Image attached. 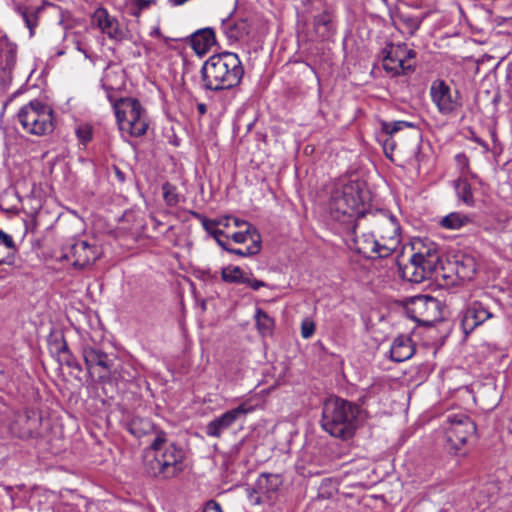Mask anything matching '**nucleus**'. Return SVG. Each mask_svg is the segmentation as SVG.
I'll list each match as a JSON object with an SVG mask.
<instances>
[{"instance_id":"22","label":"nucleus","mask_w":512,"mask_h":512,"mask_svg":"<svg viewBox=\"0 0 512 512\" xmlns=\"http://www.w3.org/2000/svg\"><path fill=\"white\" fill-rule=\"evenodd\" d=\"M451 257L456 268V277H459L461 282L472 280L476 273L474 257L465 253H457Z\"/></svg>"},{"instance_id":"31","label":"nucleus","mask_w":512,"mask_h":512,"mask_svg":"<svg viewBox=\"0 0 512 512\" xmlns=\"http://www.w3.org/2000/svg\"><path fill=\"white\" fill-rule=\"evenodd\" d=\"M454 188L458 198L468 206H473L475 201L472 193L471 184L463 178H459L454 183Z\"/></svg>"},{"instance_id":"5","label":"nucleus","mask_w":512,"mask_h":512,"mask_svg":"<svg viewBox=\"0 0 512 512\" xmlns=\"http://www.w3.org/2000/svg\"><path fill=\"white\" fill-rule=\"evenodd\" d=\"M359 412L358 405L339 397H330L323 403L321 426L333 437L350 439L356 431Z\"/></svg>"},{"instance_id":"10","label":"nucleus","mask_w":512,"mask_h":512,"mask_svg":"<svg viewBox=\"0 0 512 512\" xmlns=\"http://www.w3.org/2000/svg\"><path fill=\"white\" fill-rule=\"evenodd\" d=\"M407 316L422 326H432L442 319L441 302L430 295H416L405 302Z\"/></svg>"},{"instance_id":"46","label":"nucleus","mask_w":512,"mask_h":512,"mask_svg":"<svg viewBox=\"0 0 512 512\" xmlns=\"http://www.w3.org/2000/svg\"><path fill=\"white\" fill-rule=\"evenodd\" d=\"M250 286L253 290H258L262 287H266L267 284L264 281L257 280L254 278L245 277L244 283Z\"/></svg>"},{"instance_id":"11","label":"nucleus","mask_w":512,"mask_h":512,"mask_svg":"<svg viewBox=\"0 0 512 512\" xmlns=\"http://www.w3.org/2000/svg\"><path fill=\"white\" fill-rule=\"evenodd\" d=\"M449 427L446 429L448 448L455 452L462 449L467 439L476 433L475 422L467 415L448 416Z\"/></svg>"},{"instance_id":"34","label":"nucleus","mask_w":512,"mask_h":512,"mask_svg":"<svg viewBox=\"0 0 512 512\" xmlns=\"http://www.w3.org/2000/svg\"><path fill=\"white\" fill-rule=\"evenodd\" d=\"M261 250V235H257V239L252 236V244L247 246L245 249L232 248L230 247L229 253L238 255L241 257L254 256Z\"/></svg>"},{"instance_id":"3","label":"nucleus","mask_w":512,"mask_h":512,"mask_svg":"<svg viewBox=\"0 0 512 512\" xmlns=\"http://www.w3.org/2000/svg\"><path fill=\"white\" fill-rule=\"evenodd\" d=\"M244 76L239 56L233 52H221L210 56L201 68L202 88L219 92L237 87Z\"/></svg>"},{"instance_id":"40","label":"nucleus","mask_w":512,"mask_h":512,"mask_svg":"<svg viewBox=\"0 0 512 512\" xmlns=\"http://www.w3.org/2000/svg\"><path fill=\"white\" fill-rule=\"evenodd\" d=\"M156 2L157 0H135L131 14L135 17H139L143 10L149 8L151 5L156 4Z\"/></svg>"},{"instance_id":"32","label":"nucleus","mask_w":512,"mask_h":512,"mask_svg":"<svg viewBox=\"0 0 512 512\" xmlns=\"http://www.w3.org/2000/svg\"><path fill=\"white\" fill-rule=\"evenodd\" d=\"M470 222V219L466 215H462L460 213H450L449 215L443 217L440 221L442 227L447 229H459L463 227L465 224Z\"/></svg>"},{"instance_id":"39","label":"nucleus","mask_w":512,"mask_h":512,"mask_svg":"<svg viewBox=\"0 0 512 512\" xmlns=\"http://www.w3.org/2000/svg\"><path fill=\"white\" fill-rule=\"evenodd\" d=\"M92 135V127L88 124L80 125L76 128V136L83 145L92 140Z\"/></svg>"},{"instance_id":"19","label":"nucleus","mask_w":512,"mask_h":512,"mask_svg":"<svg viewBox=\"0 0 512 512\" xmlns=\"http://www.w3.org/2000/svg\"><path fill=\"white\" fill-rule=\"evenodd\" d=\"M221 30L230 42H235L250 33L251 23L247 18L235 19L232 16H229L222 20Z\"/></svg>"},{"instance_id":"7","label":"nucleus","mask_w":512,"mask_h":512,"mask_svg":"<svg viewBox=\"0 0 512 512\" xmlns=\"http://www.w3.org/2000/svg\"><path fill=\"white\" fill-rule=\"evenodd\" d=\"M111 102L119 129L133 137L143 136L148 129L146 110L136 98L123 97L114 100L108 95Z\"/></svg>"},{"instance_id":"12","label":"nucleus","mask_w":512,"mask_h":512,"mask_svg":"<svg viewBox=\"0 0 512 512\" xmlns=\"http://www.w3.org/2000/svg\"><path fill=\"white\" fill-rule=\"evenodd\" d=\"M496 310H499L498 304L489 298L471 302L466 307L461 321L464 333H471L485 321L495 317Z\"/></svg>"},{"instance_id":"57","label":"nucleus","mask_w":512,"mask_h":512,"mask_svg":"<svg viewBox=\"0 0 512 512\" xmlns=\"http://www.w3.org/2000/svg\"><path fill=\"white\" fill-rule=\"evenodd\" d=\"M382 1H383L384 3H386V2H387V0H382Z\"/></svg>"},{"instance_id":"24","label":"nucleus","mask_w":512,"mask_h":512,"mask_svg":"<svg viewBox=\"0 0 512 512\" xmlns=\"http://www.w3.org/2000/svg\"><path fill=\"white\" fill-rule=\"evenodd\" d=\"M215 44L216 37L211 28L200 29L191 36V46L198 55L205 54Z\"/></svg>"},{"instance_id":"49","label":"nucleus","mask_w":512,"mask_h":512,"mask_svg":"<svg viewBox=\"0 0 512 512\" xmlns=\"http://www.w3.org/2000/svg\"><path fill=\"white\" fill-rule=\"evenodd\" d=\"M113 171H114L115 177L117 178V180L120 183L125 182V180H126L125 173L118 166L114 165Z\"/></svg>"},{"instance_id":"1","label":"nucleus","mask_w":512,"mask_h":512,"mask_svg":"<svg viewBox=\"0 0 512 512\" xmlns=\"http://www.w3.org/2000/svg\"><path fill=\"white\" fill-rule=\"evenodd\" d=\"M370 199V192L364 181L349 180L332 191L330 213L335 220L348 223L370 216V221L380 236L379 240L382 245L391 247L392 255L400 244V225L396 217L387 210L368 211Z\"/></svg>"},{"instance_id":"18","label":"nucleus","mask_w":512,"mask_h":512,"mask_svg":"<svg viewBox=\"0 0 512 512\" xmlns=\"http://www.w3.org/2000/svg\"><path fill=\"white\" fill-rule=\"evenodd\" d=\"M356 250L366 259L387 258L391 256V247L382 245L373 235H364L363 239H354Z\"/></svg>"},{"instance_id":"35","label":"nucleus","mask_w":512,"mask_h":512,"mask_svg":"<svg viewBox=\"0 0 512 512\" xmlns=\"http://www.w3.org/2000/svg\"><path fill=\"white\" fill-rule=\"evenodd\" d=\"M163 199L167 206H176L181 199V195L177 192L176 186L170 182H165L162 185Z\"/></svg>"},{"instance_id":"8","label":"nucleus","mask_w":512,"mask_h":512,"mask_svg":"<svg viewBox=\"0 0 512 512\" xmlns=\"http://www.w3.org/2000/svg\"><path fill=\"white\" fill-rule=\"evenodd\" d=\"M17 118L23 130L32 135L42 136L54 130V112L46 103L32 100L18 112Z\"/></svg>"},{"instance_id":"27","label":"nucleus","mask_w":512,"mask_h":512,"mask_svg":"<svg viewBox=\"0 0 512 512\" xmlns=\"http://www.w3.org/2000/svg\"><path fill=\"white\" fill-rule=\"evenodd\" d=\"M314 30L318 38L325 40L332 35V17L328 12H322L314 17Z\"/></svg>"},{"instance_id":"51","label":"nucleus","mask_w":512,"mask_h":512,"mask_svg":"<svg viewBox=\"0 0 512 512\" xmlns=\"http://www.w3.org/2000/svg\"><path fill=\"white\" fill-rule=\"evenodd\" d=\"M222 238H223V237H219V238H218V239H216L215 241L217 242V244H218L222 249H224L225 251H227V252H228V251H229V249H230V246H229L228 241H227L228 239L223 240Z\"/></svg>"},{"instance_id":"52","label":"nucleus","mask_w":512,"mask_h":512,"mask_svg":"<svg viewBox=\"0 0 512 512\" xmlns=\"http://www.w3.org/2000/svg\"><path fill=\"white\" fill-rule=\"evenodd\" d=\"M232 220H233L234 226L237 228H241L243 226L248 228V225H251L250 223L246 222L245 220H241L239 218H233Z\"/></svg>"},{"instance_id":"28","label":"nucleus","mask_w":512,"mask_h":512,"mask_svg":"<svg viewBox=\"0 0 512 512\" xmlns=\"http://www.w3.org/2000/svg\"><path fill=\"white\" fill-rule=\"evenodd\" d=\"M192 215L201 222L204 230L215 240L219 237H225L226 239H229V236L226 235L223 230L217 229V226L222 224V221H217L216 219H208L206 216L197 212H193Z\"/></svg>"},{"instance_id":"13","label":"nucleus","mask_w":512,"mask_h":512,"mask_svg":"<svg viewBox=\"0 0 512 512\" xmlns=\"http://www.w3.org/2000/svg\"><path fill=\"white\" fill-rule=\"evenodd\" d=\"M65 259H73V266L83 269L93 264L100 257V249L95 244H90L85 240H72L63 247Z\"/></svg>"},{"instance_id":"25","label":"nucleus","mask_w":512,"mask_h":512,"mask_svg":"<svg viewBox=\"0 0 512 512\" xmlns=\"http://www.w3.org/2000/svg\"><path fill=\"white\" fill-rule=\"evenodd\" d=\"M17 46L8 41L7 38L0 37V69L11 74L16 65Z\"/></svg>"},{"instance_id":"55","label":"nucleus","mask_w":512,"mask_h":512,"mask_svg":"<svg viewBox=\"0 0 512 512\" xmlns=\"http://www.w3.org/2000/svg\"><path fill=\"white\" fill-rule=\"evenodd\" d=\"M220 221H222V224H220L221 226H223V227L229 226V218L221 219Z\"/></svg>"},{"instance_id":"41","label":"nucleus","mask_w":512,"mask_h":512,"mask_svg":"<svg viewBox=\"0 0 512 512\" xmlns=\"http://www.w3.org/2000/svg\"><path fill=\"white\" fill-rule=\"evenodd\" d=\"M315 332V323L312 320L305 319L301 323V336L304 339L310 338Z\"/></svg>"},{"instance_id":"21","label":"nucleus","mask_w":512,"mask_h":512,"mask_svg":"<svg viewBox=\"0 0 512 512\" xmlns=\"http://www.w3.org/2000/svg\"><path fill=\"white\" fill-rule=\"evenodd\" d=\"M82 353L86 367L89 371L95 366L101 367L106 372L111 371L113 360L107 353L103 352L99 348L93 346H85Z\"/></svg>"},{"instance_id":"17","label":"nucleus","mask_w":512,"mask_h":512,"mask_svg":"<svg viewBox=\"0 0 512 512\" xmlns=\"http://www.w3.org/2000/svg\"><path fill=\"white\" fill-rule=\"evenodd\" d=\"M92 20L110 39L122 41L126 38V31L120 27L115 17L109 15L105 8L96 9Z\"/></svg>"},{"instance_id":"6","label":"nucleus","mask_w":512,"mask_h":512,"mask_svg":"<svg viewBox=\"0 0 512 512\" xmlns=\"http://www.w3.org/2000/svg\"><path fill=\"white\" fill-rule=\"evenodd\" d=\"M413 254L400 273L404 280L411 283H421L433 276L439 263L441 252L439 246L429 238H414L412 241Z\"/></svg>"},{"instance_id":"9","label":"nucleus","mask_w":512,"mask_h":512,"mask_svg":"<svg viewBox=\"0 0 512 512\" xmlns=\"http://www.w3.org/2000/svg\"><path fill=\"white\" fill-rule=\"evenodd\" d=\"M7 429L15 438L38 440L45 436L48 424H44L39 411L26 408L12 412L7 420Z\"/></svg>"},{"instance_id":"50","label":"nucleus","mask_w":512,"mask_h":512,"mask_svg":"<svg viewBox=\"0 0 512 512\" xmlns=\"http://www.w3.org/2000/svg\"><path fill=\"white\" fill-rule=\"evenodd\" d=\"M405 23L412 29L417 30L420 26V21L415 18L408 17L405 19Z\"/></svg>"},{"instance_id":"47","label":"nucleus","mask_w":512,"mask_h":512,"mask_svg":"<svg viewBox=\"0 0 512 512\" xmlns=\"http://www.w3.org/2000/svg\"><path fill=\"white\" fill-rule=\"evenodd\" d=\"M203 512H222V510L218 503H216L215 501H209L206 504Z\"/></svg>"},{"instance_id":"48","label":"nucleus","mask_w":512,"mask_h":512,"mask_svg":"<svg viewBox=\"0 0 512 512\" xmlns=\"http://www.w3.org/2000/svg\"><path fill=\"white\" fill-rule=\"evenodd\" d=\"M63 360H64V362L66 363L67 366L73 367V368H77V369L81 370V367L76 362V360L74 359L72 354H71V357L63 356Z\"/></svg>"},{"instance_id":"36","label":"nucleus","mask_w":512,"mask_h":512,"mask_svg":"<svg viewBox=\"0 0 512 512\" xmlns=\"http://www.w3.org/2000/svg\"><path fill=\"white\" fill-rule=\"evenodd\" d=\"M257 328L262 333L271 332L274 320L262 309H257L255 314Z\"/></svg>"},{"instance_id":"2","label":"nucleus","mask_w":512,"mask_h":512,"mask_svg":"<svg viewBox=\"0 0 512 512\" xmlns=\"http://www.w3.org/2000/svg\"><path fill=\"white\" fill-rule=\"evenodd\" d=\"M381 130L383 150L387 158L395 162V156H401L409 164H419L422 161V133L412 122L383 121Z\"/></svg>"},{"instance_id":"29","label":"nucleus","mask_w":512,"mask_h":512,"mask_svg":"<svg viewBox=\"0 0 512 512\" xmlns=\"http://www.w3.org/2000/svg\"><path fill=\"white\" fill-rule=\"evenodd\" d=\"M281 483L278 474H261L257 480V488L263 493L270 494L276 492Z\"/></svg>"},{"instance_id":"26","label":"nucleus","mask_w":512,"mask_h":512,"mask_svg":"<svg viewBox=\"0 0 512 512\" xmlns=\"http://www.w3.org/2000/svg\"><path fill=\"white\" fill-rule=\"evenodd\" d=\"M128 431L137 438H141L148 434L155 432L157 434L158 429L155 424L148 418L133 417L127 424Z\"/></svg>"},{"instance_id":"43","label":"nucleus","mask_w":512,"mask_h":512,"mask_svg":"<svg viewBox=\"0 0 512 512\" xmlns=\"http://www.w3.org/2000/svg\"><path fill=\"white\" fill-rule=\"evenodd\" d=\"M397 46L403 52L402 60L404 64H412L411 60L415 59L416 52L412 49H408L405 44H398Z\"/></svg>"},{"instance_id":"44","label":"nucleus","mask_w":512,"mask_h":512,"mask_svg":"<svg viewBox=\"0 0 512 512\" xmlns=\"http://www.w3.org/2000/svg\"><path fill=\"white\" fill-rule=\"evenodd\" d=\"M57 353L63 356H69L71 357V352L69 350L68 344L64 338V336L61 337V340L59 342H55Z\"/></svg>"},{"instance_id":"38","label":"nucleus","mask_w":512,"mask_h":512,"mask_svg":"<svg viewBox=\"0 0 512 512\" xmlns=\"http://www.w3.org/2000/svg\"><path fill=\"white\" fill-rule=\"evenodd\" d=\"M17 248L9 249L8 246L0 244V264L13 265Z\"/></svg>"},{"instance_id":"30","label":"nucleus","mask_w":512,"mask_h":512,"mask_svg":"<svg viewBox=\"0 0 512 512\" xmlns=\"http://www.w3.org/2000/svg\"><path fill=\"white\" fill-rule=\"evenodd\" d=\"M16 10L21 15L26 26L29 28L30 34L33 35V29L37 26L38 13L42 11V8L33 6H17Z\"/></svg>"},{"instance_id":"23","label":"nucleus","mask_w":512,"mask_h":512,"mask_svg":"<svg viewBox=\"0 0 512 512\" xmlns=\"http://www.w3.org/2000/svg\"><path fill=\"white\" fill-rule=\"evenodd\" d=\"M415 353V346L410 337L400 335L396 337L390 349V358L394 362H403L410 359Z\"/></svg>"},{"instance_id":"20","label":"nucleus","mask_w":512,"mask_h":512,"mask_svg":"<svg viewBox=\"0 0 512 512\" xmlns=\"http://www.w3.org/2000/svg\"><path fill=\"white\" fill-rule=\"evenodd\" d=\"M433 276L439 286L445 288L457 286L461 282L460 278L456 277V268L451 256L444 262L441 260Z\"/></svg>"},{"instance_id":"14","label":"nucleus","mask_w":512,"mask_h":512,"mask_svg":"<svg viewBox=\"0 0 512 512\" xmlns=\"http://www.w3.org/2000/svg\"><path fill=\"white\" fill-rule=\"evenodd\" d=\"M430 97L443 115H449L462 106L459 92L457 90L452 92L450 86L441 79H436L431 83Z\"/></svg>"},{"instance_id":"4","label":"nucleus","mask_w":512,"mask_h":512,"mask_svg":"<svg viewBox=\"0 0 512 512\" xmlns=\"http://www.w3.org/2000/svg\"><path fill=\"white\" fill-rule=\"evenodd\" d=\"M149 449L154 452L153 458L145 462V472L149 476L169 480L184 471L185 451L174 442L168 443L167 434L163 430L157 431Z\"/></svg>"},{"instance_id":"58","label":"nucleus","mask_w":512,"mask_h":512,"mask_svg":"<svg viewBox=\"0 0 512 512\" xmlns=\"http://www.w3.org/2000/svg\"><path fill=\"white\" fill-rule=\"evenodd\" d=\"M307 2H310L311 0H306Z\"/></svg>"},{"instance_id":"59","label":"nucleus","mask_w":512,"mask_h":512,"mask_svg":"<svg viewBox=\"0 0 512 512\" xmlns=\"http://www.w3.org/2000/svg\"><path fill=\"white\" fill-rule=\"evenodd\" d=\"M511 423H512V418H511Z\"/></svg>"},{"instance_id":"16","label":"nucleus","mask_w":512,"mask_h":512,"mask_svg":"<svg viewBox=\"0 0 512 512\" xmlns=\"http://www.w3.org/2000/svg\"><path fill=\"white\" fill-rule=\"evenodd\" d=\"M403 52L397 45L390 44L383 50V69L392 76L414 72L415 64H404Z\"/></svg>"},{"instance_id":"15","label":"nucleus","mask_w":512,"mask_h":512,"mask_svg":"<svg viewBox=\"0 0 512 512\" xmlns=\"http://www.w3.org/2000/svg\"><path fill=\"white\" fill-rule=\"evenodd\" d=\"M253 409L248 402L241 403L210 421L206 426V434L210 437L220 438L225 430L229 429L239 418L252 412Z\"/></svg>"},{"instance_id":"53","label":"nucleus","mask_w":512,"mask_h":512,"mask_svg":"<svg viewBox=\"0 0 512 512\" xmlns=\"http://www.w3.org/2000/svg\"><path fill=\"white\" fill-rule=\"evenodd\" d=\"M197 110H198L199 114L204 115L207 112V107L204 103H199L197 105Z\"/></svg>"},{"instance_id":"54","label":"nucleus","mask_w":512,"mask_h":512,"mask_svg":"<svg viewBox=\"0 0 512 512\" xmlns=\"http://www.w3.org/2000/svg\"><path fill=\"white\" fill-rule=\"evenodd\" d=\"M0 208L3 209V210H6V211H15L16 208L13 206V207H5L4 206V199L1 200L0 202Z\"/></svg>"},{"instance_id":"45","label":"nucleus","mask_w":512,"mask_h":512,"mask_svg":"<svg viewBox=\"0 0 512 512\" xmlns=\"http://www.w3.org/2000/svg\"><path fill=\"white\" fill-rule=\"evenodd\" d=\"M0 244L8 246L9 249L17 248L13 241V238L1 229H0Z\"/></svg>"},{"instance_id":"33","label":"nucleus","mask_w":512,"mask_h":512,"mask_svg":"<svg viewBox=\"0 0 512 512\" xmlns=\"http://www.w3.org/2000/svg\"><path fill=\"white\" fill-rule=\"evenodd\" d=\"M221 277L227 283H244L245 276L243 270L238 266H229L222 269Z\"/></svg>"},{"instance_id":"37","label":"nucleus","mask_w":512,"mask_h":512,"mask_svg":"<svg viewBox=\"0 0 512 512\" xmlns=\"http://www.w3.org/2000/svg\"><path fill=\"white\" fill-rule=\"evenodd\" d=\"M257 235H260L255 227L248 225L244 231L233 233L231 239L236 243H245L248 239L252 241V236L257 239Z\"/></svg>"},{"instance_id":"42","label":"nucleus","mask_w":512,"mask_h":512,"mask_svg":"<svg viewBox=\"0 0 512 512\" xmlns=\"http://www.w3.org/2000/svg\"><path fill=\"white\" fill-rule=\"evenodd\" d=\"M455 161L462 174L469 171V159L464 153L457 154L455 156Z\"/></svg>"},{"instance_id":"56","label":"nucleus","mask_w":512,"mask_h":512,"mask_svg":"<svg viewBox=\"0 0 512 512\" xmlns=\"http://www.w3.org/2000/svg\"><path fill=\"white\" fill-rule=\"evenodd\" d=\"M477 142H478L481 146H483V147H487V145H486L484 142H482V141H480V140H477Z\"/></svg>"}]
</instances>
